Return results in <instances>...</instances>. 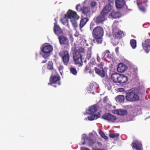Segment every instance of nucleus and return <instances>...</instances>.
<instances>
[{
  "instance_id": "nucleus-1",
  "label": "nucleus",
  "mask_w": 150,
  "mask_h": 150,
  "mask_svg": "<svg viewBox=\"0 0 150 150\" xmlns=\"http://www.w3.org/2000/svg\"><path fill=\"white\" fill-rule=\"evenodd\" d=\"M104 34L103 28L100 26H97L93 30L92 34L94 38L93 41L98 44H101L103 40L102 38Z\"/></svg>"
},
{
  "instance_id": "nucleus-2",
  "label": "nucleus",
  "mask_w": 150,
  "mask_h": 150,
  "mask_svg": "<svg viewBox=\"0 0 150 150\" xmlns=\"http://www.w3.org/2000/svg\"><path fill=\"white\" fill-rule=\"evenodd\" d=\"M111 6L109 4L103 8L100 13L94 17V22L97 24L102 23L105 20V16L111 9Z\"/></svg>"
},
{
  "instance_id": "nucleus-3",
  "label": "nucleus",
  "mask_w": 150,
  "mask_h": 150,
  "mask_svg": "<svg viewBox=\"0 0 150 150\" xmlns=\"http://www.w3.org/2000/svg\"><path fill=\"white\" fill-rule=\"evenodd\" d=\"M112 80L114 83L123 84L127 82L128 79L127 76L123 74H120L117 73L112 74L111 75Z\"/></svg>"
},
{
  "instance_id": "nucleus-4",
  "label": "nucleus",
  "mask_w": 150,
  "mask_h": 150,
  "mask_svg": "<svg viewBox=\"0 0 150 150\" xmlns=\"http://www.w3.org/2000/svg\"><path fill=\"white\" fill-rule=\"evenodd\" d=\"M125 98L129 101L134 102L139 100V97L138 95L135 93L134 90L130 89L126 93Z\"/></svg>"
},
{
  "instance_id": "nucleus-5",
  "label": "nucleus",
  "mask_w": 150,
  "mask_h": 150,
  "mask_svg": "<svg viewBox=\"0 0 150 150\" xmlns=\"http://www.w3.org/2000/svg\"><path fill=\"white\" fill-rule=\"evenodd\" d=\"M53 47L50 45H43L41 47V50L43 53L42 56L45 59H46L50 55L51 52L53 50Z\"/></svg>"
},
{
  "instance_id": "nucleus-6",
  "label": "nucleus",
  "mask_w": 150,
  "mask_h": 150,
  "mask_svg": "<svg viewBox=\"0 0 150 150\" xmlns=\"http://www.w3.org/2000/svg\"><path fill=\"white\" fill-rule=\"evenodd\" d=\"M59 55L61 58L64 64L67 66L69 64L70 59L69 52L67 50H63L59 52Z\"/></svg>"
},
{
  "instance_id": "nucleus-7",
  "label": "nucleus",
  "mask_w": 150,
  "mask_h": 150,
  "mask_svg": "<svg viewBox=\"0 0 150 150\" xmlns=\"http://www.w3.org/2000/svg\"><path fill=\"white\" fill-rule=\"evenodd\" d=\"M73 58L75 64L79 67H81L83 65L82 56L81 54L76 52L73 53Z\"/></svg>"
},
{
  "instance_id": "nucleus-8",
  "label": "nucleus",
  "mask_w": 150,
  "mask_h": 150,
  "mask_svg": "<svg viewBox=\"0 0 150 150\" xmlns=\"http://www.w3.org/2000/svg\"><path fill=\"white\" fill-rule=\"evenodd\" d=\"M60 77L59 75H52L50 79V83H48V85H52L54 87H57V85L59 86L61 84Z\"/></svg>"
},
{
  "instance_id": "nucleus-9",
  "label": "nucleus",
  "mask_w": 150,
  "mask_h": 150,
  "mask_svg": "<svg viewBox=\"0 0 150 150\" xmlns=\"http://www.w3.org/2000/svg\"><path fill=\"white\" fill-rule=\"evenodd\" d=\"M112 34L114 38L118 40L122 38L124 35L123 32L117 28H113Z\"/></svg>"
},
{
  "instance_id": "nucleus-10",
  "label": "nucleus",
  "mask_w": 150,
  "mask_h": 150,
  "mask_svg": "<svg viewBox=\"0 0 150 150\" xmlns=\"http://www.w3.org/2000/svg\"><path fill=\"white\" fill-rule=\"evenodd\" d=\"M137 4L139 8L143 12H145L146 11L145 7L147 6V4L148 0H137Z\"/></svg>"
},
{
  "instance_id": "nucleus-11",
  "label": "nucleus",
  "mask_w": 150,
  "mask_h": 150,
  "mask_svg": "<svg viewBox=\"0 0 150 150\" xmlns=\"http://www.w3.org/2000/svg\"><path fill=\"white\" fill-rule=\"evenodd\" d=\"M102 118L110 122H115L117 120V118L115 116L109 113H105L102 116Z\"/></svg>"
},
{
  "instance_id": "nucleus-12",
  "label": "nucleus",
  "mask_w": 150,
  "mask_h": 150,
  "mask_svg": "<svg viewBox=\"0 0 150 150\" xmlns=\"http://www.w3.org/2000/svg\"><path fill=\"white\" fill-rule=\"evenodd\" d=\"M59 43L61 45H67L69 44L68 39L64 35H61L58 37Z\"/></svg>"
},
{
  "instance_id": "nucleus-13",
  "label": "nucleus",
  "mask_w": 150,
  "mask_h": 150,
  "mask_svg": "<svg viewBox=\"0 0 150 150\" xmlns=\"http://www.w3.org/2000/svg\"><path fill=\"white\" fill-rule=\"evenodd\" d=\"M131 146L133 149H135L136 150H142V144L137 140L133 141Z\"/></svg>"
},
{
  "instance_id": "nucleus-14",
  "label": "nucleus",
  "mask_w": 150,
  "mask_h": 150,
  "mask_svg": "<svg viewBox=\"0 0 150 150\" xmlns=\"http://www.w3.org/2000/svg\"><path fill=\"white\" fill-rule=\"evenodd\" d=\"M54 30L55 33L58 37L62 35L63 34L62 30L59 26L57 25V22L54 23Z\"/></svg>"
},
{
  "instance_id": "nucleus-15",
  "label": "nucleus",
  "mask_w": 150,
  "mask_h": 150,
  "mask_svg": "<svg viewBox=\"0 0 150 150\" xmlns=\"http://www.w3.org/2000/svg\"><path fill=\"white\" fill-rule=\"evenodd\" d=\"M94 69L96 73L100 76L101 77L103 78L105 77V73L103 68H97L95 67Z\"/></svg>"
},
{
  "instance_id": "nucleus-16",
  "label": "nucleus",
  "mask_w": 150,
  "mask_h": 150,
  "mask_svg": "<svg viewBox=\"0 0 150 150\" xmlns=\"http://www.w3.org/2000/svg\"><path fill=\"white\" fill-rule=\"evenodd\" d=\"M116 7L117 8H121L125 5V0H115Z\"/></svg>"
},
{
  "instance_id": "nucleus-17",
  "label": "nucleus",
  "mask_w": 150,
  "mask_h": 150,
  "mask_svg": "<svg viewBox=\"0 0 150 150\" xmlns=\"http://www.w3.org/2000/svg\"><path fill=\"white\" fill-rule=\"evenodd\" d=\"M127 67L124 64L120 63L118 65L117 68V71L119 72H123L127 69Z\"/></svg>"
},
{
  "instance_id": "nucleus-18",
  "label": "nucleus",
  "mask_w": 150,
  "mask_h": 150,
  "mask_svg": "<svg viewBox=\"0 0 150 150\" xmlns=\"http://www.w3.org/2000/svg\"><path fill=\"white\" fill-rule=\"evenodd\" d=\"M67 18L72 19V18H75L78 17L76 13L74 11L71 10H69L67 12Z\"/></svg>"
},
{
  "instance_id": "nucleus-19",
  "label": "nucleus",
  "mask_w": 150,
  "mask_h": 150,
  "mask_svg": "<svg viewBox=\"0 0 150 150\" xmlns=\"http://www.w3.org/2000/svg\"><path fill=\"white\" fill-rule=\"evenodd\" d=\"M142 45L144 50L146 52H148V48L150 47V39H147L142 43Z\"/></svg>"
},
{
  "instance_id": "nucleus-20",
  "label": "nucleus",
  "mask_w": 150,
  "mask_h": 150,
  "mask_svg": "<svg viewBox=\"0 0 150 150\" xmlns=\"http://www.w3.org/2000/svg\"><path fill=\"white\" fill-rule=\"evenodd\" d=\"M110 16L112 18L115 19L120 17L121 14L120 12L112 11L110 14Z\"/></svg>"
},
{
  "instance_id": "nucleus-21",
  "label": "nucleus",
  "mask_w": 150,
  "mask_h": 150,
  "mask_svg": "<svg viewBox=\"0 0 150 150\" xmlns=\"http://www.w3.org/2000/svg\"><path fill=\"white\" fill-rule=\"evenodd\" d=\"M114 113L118 115L123 116L127 114V111L124 109H117L114 110Z\"/></svg>"
},
{
  "instance_id": "nucleus-22",
  "label": "nucleus",
  "mask_w": 150,
  "mask_h": 150,
  "mask_svg": "<svg viewBox=\"0 0 150 150\" xmlns=\"http://www.w3.org/2000/svg\"><path fill=\"white\" fill-rule=\"evenodd\" d=\"M83 138V139L84 140H86L88 141V144L89 146H92L95 143V142L89 137Z\"/></svg>"
},
{
  "instance_id": "nucleus-23",
  "label": "nucleus",
  "mask_w": 150,
  "mask_h": 150,
  "mask_svg": "<svg viewBox=\"0 0 150 150\" xmlns=\"http://www.w3.org/2000/svg\"><path fill=\"white\" fill-rule=\"evenodd\" d=\"M82 13L86 16H89L90 14V9L89 7H83L82 9Z\"/></svg>"
},
{
  "instance_id": "nucleus-24",
  "label": "nucleus",
  "mask_w": 150,
  "mask_h": 150,
  "mask_svg": "<svg viewBox=\"0 0 150 150\" xmlns=\"http://www.w3.org/2000/svg\"><path fill=\"white\" fill-rule=\"evenodd\" d=\"M115 99L117 102L123 103L124 102L125 97L123 95H119L115 97Z\"/></svg>"
},
{
  "instance_id": "nucleus-25",
  "label": "nucleus",
  "mask_w": 150,
  "mask_h": 150,
  "mask_svg": "<svg viewBox=\"0 0 150 150\" xmlns=\"http://www.w3.org/2000/svg\"><path fill=\"white\" fill-rule=\"evenodd\" d=\"M100 114L99 112L96 114H92L88 117V119L89 120H93L97 119L100 117Z\"/></svg>"
},
{
  "instance_id": "nucleus-26",
  "label": "nucleus",
  "mask_w": 150,
  "mask_h": 150,
  "mask_svg": "<svg viewBox=\"0 0 150 150\" xmlns=\"http://www.w3.org/2000/svg\"><path fill=\"white\" fill-rule=\"evenodd\" d=\"M89 20L88 18L85 17L81 19L79 24L81 28H83L86 24V22Z\"/></svg>"
},
{
  "instance_id": "nucleus-27",
  "label": "nucleus",
  "mask_w": 150,
  "mask_h": 150,
  "mask_svg": "<svg viewBox=\"0 0 150 150\" xmlns=\"http://www.w3.org/2000/svg\"><path fill=\"white\" fill-rule=\"evenodd\" d=\"M97 111V109L96 106L93 105L89 107L88 110L89 113L92 114L96 112Z\"/></svg>"
},
{
  "instance_id": "nucleus-28",
  "label": "nucleus",
  "mask_w": 150,
  "mask_h": 150,
  "mask_svg": "<svg viewBox=\"0 0 150 150\" xmlns=\"http://www.w3.org/2000/svg\"><path fill=\"white\" fill-rule=\"evenodd\" d=\"M105 56L108 58H111L110 52L108 50H106L104 52H103L102 54V56L103 57Z\"/></svg>"
},
{
  "instance_id": "nucleus-29",
  "label": "nucleus",
  "mask_w": 150,
  "mask_h": 150,
  "mask_svg": "<svg viewBox=\"0 0 150 150\" xmlns=\"http://www.w3.org/2000/svg\"><path fill=\"white\" fill-rule=\"evenodd\" d=\"M130 44L132 48L134 49L137 46V42L135 40L132 39L130 40Z\"/></svg>"
},
{
  "instance_id": "nucleus-30",
  "label": "nucleus",
  "mask_w": 150,
  "mask_h": 150,
  "mask_svg": "<svg viewBox=\"0 0 150 150\" xmlns=\"http://www.w3.org/2000/svg\"><path fill=\"white\" fill-rule=\"evenodd\" d=\"M70 72L74 75H76L77 73V71L75 68L74 67H71L69 68Z\"/></svg>"
},
{
  "instance_id": "nucleus-31",
  "label": "nucleus",
  "mask_w": 150,
  "mask_h": 150,
  "mask_svg": "<svg viewBox=\"0 0 150 150\" xmlns=\"http://www.w3.org/2000/svg\"><path fill=\"white\" fill-rule=\"evenodd\" d=\"M92 52L91 50H88L87 52V54L86 56V59L84 62H86V59L89 60L91 57Z\"/></svg>"
},
{
  "instance_id": "nucleus-32",
  "label": "nucleus",
  "mask_w": 150,
  "mask_h": 150,
  "mask_svg": "<svg viewBox=\"0 0 150 150\" xmlns=\"http://www.w3.org/2000/svg\"><path fill=\"white\" fill-rule=\"evenodd\" d=\"M47 69L50 70H52L53 69V63L52 62L49 61L48 62L47 66Z\"/></svg>"
},
{
  "instance_id": "nucleus-33",
  "label": "nucleus",
  "mask_w": 150,
  "mask_h": 150,
  "mask_svg": "<svg viewBox=\"0 0 150 150\" xmlns=\"http://www.w3.org/2000/svg\"><path fill=\"white\" fill-rule=\"evenodd\" d=\"M84 49L81 47H80L79 48L78 50L75 49L74 50L73 52H79V54H81V53L84 52Z\"/></svg>"
},
{
  "instance_id": "nucleus-34",
  "label": "nucleus",
  "mask_w": 150,
  "mask_h": 150,
  "mask_svg": "<svg viewBox=\"0 0 150 150\" xmlns=\"http://www.w3.org/2000/svg\"><path fill=\"white\" fill-rule=\"evenodd\" d=\"M75 18H72L71 19V22L73 26L75 28L77 26V24L76 21L75 20Z\"/></svg>"
},
{
  "instance_id": "nucleus-35",
  "label": "nucleus",
  "mask_w": 150,
  "mask_h": 150,
  "mask_svg": "<svg viewBox=\"0 0 150 150\" xmlns=\"http://www.w3.org/2000/svg\"><path fill=\"white\" fill-rule=\"evenodd\" d=\"M119 135V134L118 133H110L109 134L110 137L112 138L117 137Z\"/></svg>"
},
{
  "instance_id": "nucleus-36",
  "label": "nucleus",
  "mask_w": 150,
  "mask_h": 150,
  "mask_svg": "<svg viewBox=\"0 0 150 150\" xmlns=\"http://www.w3.org/2000/svg\"><path fill=\"white\" fill-rule=\"evenodd\" d=\"M99 134L101 136V137L105 139H108V137L106 136L104 133L102 131H100L99 132Z\"/></svg>"
},
{
  "instance_id": "nucleus-37",
  "label": "nucleus",
  "mask_w": 150,
  "mask_h": 150,
  "mask_svg": "<svg viewBox=\"0 0 150 150\" xmlns=\"http://www.w3.org/2000/svg\"><path fill=\"white\" fill-rule=\"evenodd\" d=\"M93 86V84L92 83H90L89 86L87 88V90L89 91H92Z\"/></svg>"
},
{
  "instance_id": "nucleus-38",
  "label": "nucleus",
  "mask_w": 150,
  "mask_h": 150,
  "mask_svg": "<svg viewBox=\"0 0 150 150\" xmlns=\"http://www.w3.org/2000/svg\"><path fill=\"white\" fill-rule=\"evenodd\" d=\"M59 70L61 74L62 75V73L63 72V69H64V67L63 65H60L59 67Z\"/></svg>"
},
{
  "instance_id": "nucleus-39",
  "label": "nucleus",
  "mask_w": 150,
  "mask_h": 150,
  "mask_svg": "<svg viewBox=\"0 0 150 150\" xmlns=\"http://www.w3.org/2000/svg\"><path fill=\"white\" fill-rule=\"evenodd\" d=\"M65 17H64L62 18L61 19V21L62 23L64 24L67 21V19L66 18V14H65Z\"/></svg>"
},
{
  "instance_id": "nucleus-40",
  "label": "nucleus",
  "mask_w": 150,
  "mask_h": 150,
  "mask_svg": "<svg viewBox=\"0 0 150 150\" xmlns=\"http://www.w3.org/2000/svg\"><path fill=\"white\" fill-rule=\"evenodd\" d=\"M76 10L78 11H80L81 10H82L81 6H80V4H78L77 5H76Z\"/></svg>"
},
{
  "instance_id": "nucleus-41",
  "label": "nucleus",
  "mask_w": 150,
  "mask_h": 150,
  "mask_svg": "<svg viewBox=\"0 0 150 150\" xmlns=\"http://www.w3.org/2000/svg\"><path fill=\"white\" fill-rule=\"evenodd\" d=\"M95 144H94V145L95 146L98 145L99 147H100L102 145V144L100 142H95Z\"/></svg>"
},
{
  "instance_id": "nucleus-42",
  "label": "nucleus",
  "mask_w": 150,
  "mask_h": 150,
  "mask_svg": "<svg viewBox=\"0 0 150 150\" xmlns=\"http://www.w3.org/2000/svg\"><path fill=\"white\" fill-rule=\"evenodd\" d=\"M96 3L95 1H93L91 2V4H90V6L92 8L94 7L95 5H96Z\"/></svg>"
},
{
  "instance_id": "nucleus-43",
  "label": "nucleus",
  "mask_w": 150,
  "mask_h": 150,
  "mask_svg": "<svg viewBox=\"0 0 150 150\" xmlns=\"http://www.w3.org/2000/svg\"><path fill=\"white\" fill-rule=\"evenodd\" d=\"M104 64V63L103 62H101L100 64H98V68H100V67H102L103 68V66Z\"/></svg>"
},
{
  "instance_id": "nucleus-44",
  "label": "nucleus",
  "mask_w": 150,
  "mask_h": 150,
  "mask_svg": "<svg viewBox=\"0 0 150 150\" xmlns=\"http://www.w3.org/2000/svg\"><path fill=\"white\" fill-rule=\"evenodd\" d=\"M108 98L107 96H105V97L103 99V102L104 103H107V101L108 100Z\"/></svg>"
},
{
  "instance_id": "nucleus-45",
  "label": "nucleus",
  "mask_w": 150,
  "mask_h": 150,
  "mask_svg": "<svg viewBox=\"0 0 150 150\" xmlns=\"http://www.w3.org/2000/svg\"><path fill=\"white\" fill-rule=\"evenodd\" d=\"M97 59L98 62H100L101 59L98 54H97Z\"/></svg>"
},
{
  "instance_id": "nucleus-46",
  "label": "nucleus",
  "mask_w": 150,
  "mask_h": 150,
  "mask_svg": "<svg viewBox=\"0 0 150 150\" xmlns=\"http://www.w3.org/2000/svg\"><path fill=\"white\" fill-rule=\"evenodd\" d=\"M89 68H90V67H89V66L86 65V66L85 67V71H88V70H89Z\"/></svg>"
},
{
  "instance_id": "nucleus-47",
  "label": "nucleus",
  "mask_w": 150,
  "mask_h": 150,
  "mask_svg": "<svg viewBox=\"0 0 150 150\" xmlns=\"http://www.w3.org/2000/svg\"><path fill=\"white\" fill-rule=\"evenodd\" d=\"M81 150H90L89 149L86 147H82L81 148Z\"/></svg>"
},
{
  "instance_id": "nucleus-48",
  "label": "nucleus",
  "mask_w": 150,
  "mask_h": 150,
  "mask_svg": "<svg viewBox=\"0 0 150 150\" xmlns=\"http://www.w3.org/2000/svg\"><path fill=\"white\" fill-rule=\"evenodd\" d=\"M119 48L118 47H117L116 48H115V51H116V53H117L118 52V51H119Z\"/></svg>"
},
{
  "instance_id": "nucleus-49",
  "label": "nucleus",
  "mask_w": 150,
  "mask_h": 150,
  "mask_svg": "<svg viewBox=\"0 0 150 150\" xmlns=\"http://www.w3.org/2000/svg\"><path fill=\"white\" fill-rule=\"evenodd\" d=\"M74 36L76 37H77L79 36V34L78 33H76V34L74 35Z\"/></svg>"
},
{
  "instance_id": "nucleus-50",
  "label": "nucleus",
  "mask_w": 150,
  "mask_h": 150,
  "mask_svg": "<svg viewBox=\"0 0 150 150\" xmlns=\"http://www.w3.org/2000/svg\"><path fill=\"white\" fill-rule=\"evenodd\" d=\"M94 25L93 24H91L90 25V28L91 30V28H93V26Z\"/></svg>"
},
{
  "instance_id": "nucleus-51",
  "label": "nucleus",
  "mask_w": 150,
  "mask_h": 150,
  "mask_svg": "<svg viewBox=\"0 0 150 150\" xmlns=\"http://www.w3.org/2000/svg\"><path fill=\"white\" fill-rule=\"evenodd\" d=\"M47 62V60H44L42 61V63H46Z\"/></svg>"
},
{
  "instance_id": "nucleus-52",
  "label": "nucleus",
  "mask_w": 150,
  "mask_h": 150,
  "mask_svg": "<svg viewBox=\"0 0 150 150\" xmlns=\"http://www.w3.org/2000/svg\"><path fill=\"white\" fill-rule=\"evenodd\" d=\"M94 61H92V62H91V63H92V64H94L96 63V62H95L94 59Z\"/></svg>"
},
{
  "instance_id": "nucleus-53",
  "label": "nucleus",
  "mask_w": 150,
  "mask_h": 150,
  "mask_svg": "<svg viewBox=\"0 0 150 150\" xmlns=\"http://www.w3.org/2000/svg\"><path fill=\"white\" fill-rule=\"evenodd\" d=\"M85 141L84 140V141L82 143V144L84 145L85 144Z\"/></svg>"
},
{
  "instance_id": "nucleus-54",
  "label": "nucleus",
  "mask_w": 150,
  "mask_h": 150,
  "mask_svg": "<svg viewBox=\"0 0 150 150\" xmlns=\"http://www.w3.org/2000/svg\"><path fill=\"white\" fill-rule=\"evenodd\" d=\"M117 43H118V42H117L116 43H115V45H117Z\"/></svg>"
},
{
  "instance_id": "nucleus-55",
  "label": "nucleus",
  "mask_w": 150,
  "mask_h": 150,
  "mask_svg": "<svg viewBox=\"0 0 150 150\" xmlns=\"http://www.w3.org/2000/svg\"><path fill=\"white\" fill-rule=\"evenodd\" d=\"M92 93L93 94H94V92H92Z\"/></svg>"
},
{
  "instance_id": "nucleus-56",
  "label": "nucleus",
  "mask_w": 150,
  "mask_h": 150,
  "mask_svg": "<svg viewBox=\"0 0 150 150\" xmlns=\"http://www.w3.org/2000/svg\"><path fill=\"white\" fill-rule=\"evenodd\" d=\"M109 0L111 1H112V0Z\"/></svg>"
},
{
  "instance_id": "nucleus-57",
  "label": "nucleus",
  "mask_w": 150,
  "mask_h": 150,
  "mask_svg": "<svg viewBox=\"0 0 150 150\" xmlns=\"http://www.w3.org/2000/svg\"><path fill=\"white\" fill-rule=\"evenodd\" d=\"M112 43L114 44V42H113V41H112Z\"/></svg>"
}]
</instances>
